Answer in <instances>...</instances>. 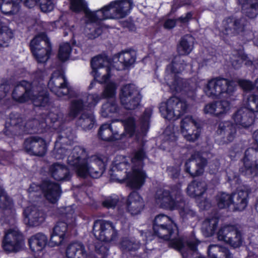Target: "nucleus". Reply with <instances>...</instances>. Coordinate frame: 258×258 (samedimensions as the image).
<instances>
[{
  "label": "nucleus",
  "mask_w": 258,
  "mask_h": 258,
  "mask_svg": "<svg viewBox=\"0 0 258 258\" xmlns=\"http://www.w3.org/2000/svg\"><path fill=\"white\" fill-rule=\"evenodd\" d=\"M85 153V148L79 146H75L68 157V164L75 170L80 177H100L106 170L108 158L103 155H93L90 158L92 164L90 165L88 159L84 157Z\"/></svg>",
  "instance_id": "1"
},
{
  "label": "nucleus",
  "mask_w": 258,
  "mask_h": 258,
  "mask_svg": "<svg viewBox=\"0 0 258 258\" xmlns=\"http://www.w3.org/2000/svg\"><path fill=\"white\" fill-rule=\"evenodd\" d=\"M248 21L244 18L235 19L232 16L225 18L219 28V36L226 43L229 39L234 36L241 34L246 41L253 38V34L250 30L247 29Z\"/></svg>",
  "instance_id": "2"
},
{
  "label": "nucleus",
  "mask_w": 258,
  "mask_h": 258,
  "mask_svg": "<svg viewBox=\"0 0 258 258\" xmlns=\"http://www.w3.org/2000/svg\"><path fill=\"white\" fill-rule=\"evenodd\" d=\"M20 85L24 87L25 92L19 97L16 95L17 89L13 93V98L19 103H24L29 100L32 101L34 105L37 107H46L50 104V96L47 90L41 89L35 94L33 90L31 82L23 80Z\"/></svg>",
  "instance_id": "3"
},
{
  "label": "nucleus",
  "mask_w": 258,
  "mask_h": 258,
  "mask_svg": "<svg viewBox=\"0 0 258 258\" xmlns=\"http://www.w3.org/2000/svg\"><path fill=\"white\" fill-rule=\"evenodd\" d=\"M236 86V82L233 80L217 77L208 81L204 91L207 96L214 99L219 98L224 94L232 95Z\"/></svg>",
  "instance_id": "4"
},
{
  "label": "nucleus",
  "mask_w": 258,
  "mask_h": 258,
  "mask_svg": "<svg viewBox=\"0 0 258 258\" xmlns=\"http://www.w3.org/2000/svg\"><path fill=\"white\" fill-rule=\"evenodd\" d=\"M253 146L247 149L242 159L243 166L240 168L241 174L248 178L258 176V130L252 135Z\"/></svg>",
  "instance_id": "5"
},
{
  "label": "nucleus",
  "mask_w": 258,
  "mask_h": 258,
  "mask_svg": "<svg viewBox=\"0 0 258 258\" xmlns=\"http://www.w3.org/2000/svg\"><path fill=\"white\" fill-rule=\"evenodd\" d=\"M170 189H163L157 195V199L162 207L171 210L181 209L185 205L181 192V183L178 182L171 185Z\"/></svg>",
  "instance_id": "6"
},
{
  "label": "nucleus",
  "mask_w": 258,
  "mask_h": 258,
  "mask_svg": "<svg viewBox=\"0 0 258 258\" xmlns=\"http://www.w3.org/2000/svg\"><path fill=\"white\" fill-rule=\"evenodd\" d=\"M255 112H258V95L252 94L247 98V106L237 110L232 118L237 125L248 128L254 122Z\"/></svg>",
  "instance_id": "7"
},
{
  "label": "nucleus",
  "mask_w": 258,
  "mask_h": 258,
  "mask_svg": "<svg viewBox=\"0 0 258 258\" xmlns=\"http://www.w3.org/2000/svg\"><path fill=\"white\" fill-rule=\"evenodd\" d=\"M29 47L32 55L38 63H45L50 58L52 46L45 33H40L35 36L30 41Z\"/></svg>",
  "instance_id": "8"
},
{
  "label": "nucleus",
  "mask_w": 258,
  "mask_h": 258,
  "mask_svg": "<svg viewBox=\"0 0 258 258\" xmlns=\"http://www.w3.org/2000/svg\"><path fill=\"white\" fill-rule=\"evenodd\" d=\"M188 108V104L185 99L172 96L166 102H162L159 109L164 118L169 120H174L185 113Z\"/></svg>",
  "instance_id": "9"
},
{
  "label": "nucleus",
  "mask_w": 258,
  "mask_h": 258,
  "mask_svg": "<svg viewBox=\"0 0 258 258\" xmlns=\"http://www.w3.org/2000/svg\"><path fill=\"white\" fill-rule=\"evenodd\" d=\"M218 207L220 209L229 208L233 204L236 211H241L247 207L248 201V193L244 190H239L237 193L228 194L220 192L216 196Z\"/></svg>",
  "instance_id": "10"
},
{
  "label": "nucleus",
  "mask_w": 258,
  "mask_h": 258,
  "mask_svg": "<svg viewBox=\"0 0 258 258\" xmlns=\"http://www.w3.org/2000/svg\"><path fill=\"white\" fill-rule=\"evenodd\" d=\"M153 235L164 240H169L178 232L177 225L170 217L163 214L157 215L153 222Z\"/></svg>",
  "instance_id": "11"
},
{
  "label": "nucleus",
  "mask_w": 258,
  "mask_h": 258,
  "mask_svg": "<svg viewBox=\"0 0 258 258\" xmlns=\"http://www.w3.org/2000/svg\"><path fill=\"white\" fill-rule=\"evenodd\" d=\"M119 97L122 106L128 110H133L137 108L140 105L142 99L141 92L133 84H127L122 86Z\"/></svg>",
  "instance_id": "12"
},
{
  "label": "nucleus",
  "mask_w": 258,
  "mask_h": 258,
  "mask_svg": "<svg viewBox=\"0 0 258 258\" xmlns=\"http://www.w3.org/2000/svg\"><path fill=\"white\" fill-rule=\"evenodd\" d=\"M132 3L131 0H115L102 8L104 19H113L125 18L130 13Z\"/></svg>",
  "instance_id": "13"
},
{
  "label": "nucleus",
  "mask_w": 258,
  "mask_h": 258,
  "mask_svg": "<svg viewBox=\"0 0 258 258\" xmlns=\"http://www.w3.org/2000/svg\"><path fill=\"white\" fill-rule=\"evenodd\" d=\"M92 232L97 239L105 242L114 240L118 234L113 223L104 220L94 221Z\"/></svg>",
  "instance_id": "14"
},
{
  "label": "nucleus",
  "mask_w": 258,
  "mask_h": 258,
  "mask_svg": "<svg viewBox=\"0 0 258 258\" xmlns=\"http://www.w3.org/2000/svg\"><path fill=\"white\" fill-rule=\"evenodd\" d=\"M208 159L201 151H195L184 163V171L194 178L202 175L208 165Z\"/></svg>",
  "instance_id": "15"
},
{
  "label": "nucleus",
  "mask_w": 258,
  "mask_h": 258,
  "mask_svg": "<svg viewBox=\"0 0 258 258\" xmlns=\"http://www.w3.org/2000/svg\"><path fill=\"white\" fill-rule=\"evenodd\" d=\"M24 245V237L23 234L14 229H8L5 233L2 241V247L7 253L17 252Z\"/></svg>",
  "instance_id": "16"
},
{
  "label": "nucleus",
  "mask_w": 258,
  "mask_h": 258,
  "mask_svg": "<svg viewBox=\"0 0 258 258\" xmlns=\"http://www.w3.org/2000/svg\"><path fill=\"white\" fill-rule=\"evenodd\" d=\"M217 235L219 240L223 241L234 248L239 247L242 244V233L235 225H227L221 227Z\"/></svg>",
  "instance_id": "17"
},
{
  "label": "nucleus",
  "mask_w": 258,
  "mask_h": 258,
  "mask_svg": "<svg viewBox=\"0 0 258 258\" xmlns=\"http://www.w3.org/2000/svg\"><path fill=\"white\" fill-rule=\"evenodd\" d=\"M180 130L181 134L187 141L194 142L201 135L202 126L192 116L187 115L181 120Z\"/></svg>",
  "instance_id": "18"
},
{
  "label": "nucleus",
  "mask_w": 258,
  "mask_h": 258,
  "mask_svg": "<svg viewBox=\"0 0 258 258\" xmlns=\"http://www.w3.org/2000/svg\"><path fill=\"white\" fill-rule=\"evenodd\" d=\"M23 147L28 154L43 157L47 152L48 144L44 139L37 136H32L25 139Z\"/></svg>",
  "instance_id": "19"
},
{
  "label": "nucleus",
  "mask_w": 258,
  "mask_h": 258,
  "mask_svg": "<svg viewBox=\"0 0 258 258\" xmlns=\"http://www.w3.org/2000/svg\"><path fill=\"white\" fill-rule=\"evenodd\" d=\"M125 177L122 179H118L120 183H125L126 186L132 189H140L145 184L147 177L146 172L142 167H133L132 171H125Z\"/></svg>",
  "instance_id": "20"
},
{
  "label": "nucleus",
  "mask_w": 258,
  "mask_h": 258,
  "mask_svg": "<svg viewBox=\"0 0 258 258\" xmlns=\"http://www.w3.org/2000/svg\"><path fill=\"white\" fill-rule=\"evenodd\" d=\"M47 86L50 91L58 96H68L72 97L75 96L74 91L69 86L64 75L55 77L52 75Z\"/></svg>",
  "instance_id": "21"
},
{
  "label": "nucleus",
  "mask_w": 258,
  "mask_h": 258,
  "mask_svg": "<svg viewBox=\"0 0 258 258\" xmlns=\"http://www.w3.org/2000/svg\"><path fill=\"white\" fill-rule=\"evenodd\" d=\"M64 135H59L55 142L52 155L56 160L63 159L68 150L62 146L63 145H71L74 142L75 135L72 129H67L63 133Z\"/></svg>",
  "instance_id": "22"
},
{
  "label": "nucleus",
  "mask_w": 258,
  "mask_h": 258,
  "mask_svg": "<svg viewBox=\"0 0 258 258\" xmlns=\"http://www.w3.org/2000/svg\"><path fill=\"white\" fill-rule=\"evenodd\" d=\"M23 2L25 7L32 8L38 5V0H1V13L11 16L18 13L21 9V3Z\"/></svg>",
  "instance_id": "23"
},
{
  "label": "nucleus",
  "mask_w": 258,
  "mask_h": 258,
  "mask_svg": "<svg viewBox=\"0 0 258 258\" xmlns=\"http://www.w3.org/2000/svg\"><path fill=\"white\" fill-rule=\"evenodd\" d=\"M39 187L44 197L51 203L55 204L60 199L62 190L59 183L44 179L40 184Z\"/></svg>",
  "instance_id": "24"
},
{
  "label": "nucleus",
  "mask_w": 258,
  "mask_h": 258,
  "mask_svg": "<svg viewBox=\"0 0 258 258\" xmlns=\"http://www.w3.org/2000/svg\"><path fill=\"white\" fill-rule=\"evenodd\" d=\"M23 215L24 220L27 221V224L30 227L39 226L46 218L45 213L35 206L27 207L24 210Z\"/></svg>",
  "instance_id": "25"
},
{
  "label": "nucleus",
  "mask_w": 258,
  "mask_h": 258,
  "mask_svg": "<svg viewBox=\"0 0 258 258\" xmlns=\"http://www.w3.org/2000/svg\"><path fill=\"white\" fill-rule=\"evenodd\" d=\"M145 207L144 199L138 191H133L127 196L126 208L127 211L132 215L140 214Z\"/></svg>",
  "instance_id": "26"
},
{
  "label": "nucleus",
  "mask_w": 258,
  "mask_h": 258,
  "mask_svg": "<svg viewBox=\"0 0 258 258\" xmlns=\"http://www.w3.org/2000/svg\"><path fill=\"white\" fill-rule=\"evenodd\" d=\"M216 133L218 135H223L220 141V144L225 145L234 140L236 130L231 122L225 121L219 123Z\"/></svg>",
  "instance_id": "27"
},
{
  "label": "nucleus",
  "mask_w": 258,
  "mask_h": 258,
  "mask_svg": "<svg viewBox=\"0 0 258 258\" xmlns=\"http://www.w3.org/2000/svg\"><path fill=\"white\" fill-rule=\"evenodd\" d=\"M4 199L1 201V220L3 218L6 221L14 218L16 214V210L14 208V203L12 198L6 193L5 189L1 187V198Z\"/></svg>",
  "instance_id": "28"
},
{
  "label": "nucleus",
  "mask_w": 258,
  "mask_h": 258,
  "mask_svg": "<svg viewBox=\"0 0 258 258\" xmlns=\"http://www.w3.org/2000/svg\"><path fill=\"white\" fill-rule=\"evenodd\" d=\"M230 108V102L223 100L218 102L211 103L206 105L204 108L205 114L221 118Z\"/></svg>",
  "instance_id": "29"
},
{
  "label": "nucleus",
  "mask_w": 258,
  "mask_h": 258,
  "mask_svg": "<svg viewBox=\"0 0 258 258\" xmlns=\"http://www.w3.org/2000/svg\"><path fill=\"white\" fill-rule=\"evenodd\" d=\"M98 138L103 141L112 142L121 139L118 131L113 128L112 123H105L99 127L98 132Z\"/></svg>",
  "instance_id": "30"
},
{
  "label": "nucleus",
  "mask_w": 258,
  "mask_h": 258,
  "mask_svg": "<svg viewBox=\"0 0 258 258\" xmlns=\"http://www.w3.org/2000/svg\"><path fill=\"white\" fill-rule=\"evenodd\" d=\"M207 189L208 185L205 181L193 180L188 184L186 188V193L190 198L199 200L203 197Z\"/></svg>",
  "instance_id": "31"
},
{
  "label": "nucleus",
  "mask_w": 258,
  "mask_h": 258,
  "mask_svg": "<svg viewBox=\"0 0 258 258\" xmlns=\"http://www.w3.org/2000/svg\"><path fill=\"white\" fill-rule=\"evenodd\" d=\"M49 171L51 177L56 181H69L72 177L68 166L59 163L52 164L49 168Z\"/></svg>",
  "instance_id": "32"
},
{
  "label": "nucleus",
  "mask_w": 258,
  "mask_h": 258,
  "mask_svg": "<svg viewBox=\"0 0 258 258\" xmlns=\"http://www.w3.org/2000/svg\"><path fill=\"white\" fill-rule=\"evenodd\" d=\"M48 243L47 236L38 232L32 235L28 239V245L32 252L39 253L42 251Z\"/></svg>",
  "instance_id": "33"
},
{
  "label": "nucleus",
  "mask_w": 258,
  "mask_h": 258,
  "mask_svg": "<svg viewBox=\"0 0 258 258\" xmlns=\"http://www.w3.org/2000/svg\"><path fill=\"white\" fill-rule=\"evenodd\" d=\"M219 222V216L217 213L209 216L203 221L201 229L205 237H211L215 234Z\"/></svg>",
  "instance_id": "34"
},
{
  "label": "nucleus",
  "mask_w": 258,
  "mask_h": 258,
  "mask_svg": "<svg viewBox=\"0 0 258 258\" xmlns=\"http://www.w3.org/2000/svg\"><path fill=\"white\" fill-rule=\"evenodd\" d=\"M86 256L85 246L81 242H72L67 247V258H85Z\"/></svg>",
  "instance_id": "35"
},
{
  "label": "nucleus",
  "mask_w": 258,
  "mask_h": 258,
  "mask_svg": "<svg viewBox=\"0 0 258 258\" xmlns=\"http://www.w3.org/2000/svg\"><path fill=\"white\" fill-rule=\"evenodd\" d=\"M110 62V59L106 54H100L92 58L90 62L92 69L91 74L95 78H99L100 74L98 70L104 68L106 63Z\"/></svg>",
  "instance_id": "36"
},
{
  "label": "nucleus",
  "mask_w": 258,
  "mask_h": 258,
  "mask_svg": "<svg viewBox=\"0 0 258 258\" xmlns=\"http://www.w3.org/2000/svg\"><path fill=\"white\" fill-rule=\"evenodd\" d=\"M118 246L123 253L129 252H135L140 247V243L135 239L128 237H121Z\"/></svg>",
  "instance_id": "37"
},
{
  "label": "nucleus",
  "mask_w": 258,
  "mask_h": 258,
  "mask_svg": "<svg viewBox=\"0 0 258 258\" xmlns=\"http://www.w3.org/2000/svg\"><path fill=\"white\" fill-rule=\"evenodd\" d=\"M234 57L235 59L231 60V64L235 69H240L243 64L247 67L253 65V61L242 50H238Z\"/></svg>",
  "instance_id": "38"
},
{
  "label": "nucleus",
  "mask_w": 258,
  "mask_h": 258,
  "mask_svg": "<svg viewBox=\"0 0 258 258\" xmlns=\"http://www.w3.org/2000/svg\"><path fill=\"white\" fill-rule=\"evenodd\" d=\"M187 66L186 62L180 56H175L171 63L166 67V71L171 74H178L182 72Z\"/></svg>",
  "instance_id": "39"
},
{
  "label": "nucleus",
  "mask_w": 258,
  "mask_h": 258,
  "mask_svg": "<svg viewBox=\"0 0 258 258\" xmlns=\"http://www.w3.org/2000/svg\"><path fill=\"white\" fill-rule=\"evenodd\" d=\"M85 110H88L83 99L73 100L71 102L69 115L70 117L76 118Z\"/></svg>",
  "instance_id": "40"
},
{
  "label": "nucleus",
  "mask_w": 258,
  "mask_h": 258,
  "mask_svg": "<svg viewBox=\"0 0 258 258\" xmlns=\"http://www.w3.org/2000/svg\"><path fill=\"white\" fill-rule=\"evenodd\" d=\"M242 12L250 19L255 18L258 15V0H251L241 7Z\"/></svg>",
  "instance_id": "41"
},
{
  "label": "nucleus",
  "mask_w": 258,
  "mask_h": 258,
  "mask_svg": "<svg viewBox=\"0 0 258 258\" xmlns=\"http://www.w3.org/2000/svg\"><path fill=\"white\" fill-rule=\"evenodd\" d=\"M95 123L94 116L88 113H82L78 121V123H80V125L86 131L92 129Z\"/></svg>",
  "instance_id": "42"
},
{
  "label": "nucleus",
  "mask_w": 258,
  "mask_h": 258,
  "mask_svg": "<svg viewBox=\"0 0 258 258\" xmlns=\"http://www.w3.org/2000/svg\"><path fill=\"white\" fill-rule=\"evenodd\" d=\"M118 106L115 100L107 101L102 105L101 114L105 117H107L111 114L116 113L118 111Z\"/></svg>",
  "instance_id": "43"
},
{
  "label": "nucleus",
  "mask_w": 258,
  "mask_h": 258,
  "mask_svg": "<svg viewBox=\"0 0 258 258\" xmlns=\"http://www.w3.org/2000/svg\"><path fill=\"white\" fill-rule=\"evenodd\" d=\"M136 59L135 55L131 51H123L118 54V60L125 68H128L133 64Z\"/></svg>",
  "instance_id": "44"
},
{
  "label": "nucleus",
  "mask_w": 258,
  "mask_h": 258,
  "mask_svg": "<svg viewBox=\"0 0 258 258\" xmlns=\"http://www.w3.org/2000/svg\"><path fill=\"white\" fill-rule=\"evenodd\" d=\"M167 241H168V245L169 248H173L179 251L182 254L183 257L187 256V253L186 252H184L185 248V241L183 238L181 237L174 238L172 239L170 238Z\"/></svg>",
  "instance_id": "45"
},
{
  "label": "nucleus",
  "mask_w": 258,
  "mask_h": 258,
  "mask_svg": "<svg viewBox=\"0 0 258 258\" xmlns=\"http://www.w3.org/2000/svg\"><path fill=\"white\" fill-rule=\"evenodd\" d=\"M72 50L70 44L68 42L64 43L60 45L57 57L61 62H65L69 59Z\"/></svg>",
  "instance_id": "46"
},
{
  "label": "nucleus",
  "mask_w": 258,
  "mask_h": 258,
  "mask_svg": "<svg viewBox=\"0 0 258 258\" xmlns=\"http://www.w3.org/2000/svg\"><path fill=\"white\" fill-rule=\"evenodd\" d=\"M68 224L62 221H59L56 222L54 227L53 228V231L54 234L57 233L59 236L60 243L61 241H63L66 238V233L68 231Z\"/></svg>",
  "instance_id": "47"
},
{
  "label": "nucleus",
  "mask_w": 258,
  "mask_h": 258,
  "mask_svg": "<svg viewBox=\"0 0 258 258\" xmlns=\"http://www.w3.org/2000/svg\"><path fill=\"white\" fill-rule=\"evenodd\" d=\"M40 122L36 119L27 120L24 126V132L27 134L37 133L39 130Z\"/></svg>",
  "instance_id": "48"
},
{
  "label": "nucleus",
  "mask_w": 258,
  "mask_h": 258,
  "mask_svg": "<svg viewBox=\"0 0 258 258\" xmlns=\"http://www.w3.org/2000/svg\"><path fill=\"white\" fill-rule=\"evenodd\" d=\"M117 86L113 82L107 83L104 86L103 91L101 93L104 99L113 98L115 97L116 93Z\"/></svg>",
  "instance_id": "49"
},
{
  "label": "nucleus",
  "mask_w": 258,
  "mask_h": 258,
  "mask_svg": "<svg viewBox=\"0 0 258 258\" xmlns=\"http://www.w3.org/2000/svg\"><path fill=\"white\" fill-rule=\"evenodd\" d=\"M192 49L189 41L184 37H181L177 46V50L180 55H188Z\"/></svg>",
  "instance_id": "50"
},
{
  "label": "nucleus",
  "mask_w": 258,
  "mask_h": 258,
  "mask_svg": "<svg viewBox=\"0 0 258 258\" xmlns=\"http://www.w3.org/2000/svg\"><path fill=\"white\" fill-rule=\"evenodd\" d=\"M85 12H86L87 18L91 23L99 24L102 21L107 19H104V16L102 13V8L96 12L89 11L88 12L87 11Z\"/></svg>",
  "instance_id": "51"
},
{
  "label": "nucleus",
  "mask_w": 258,
  "mask_h": 258,
  "mask_svg": "<svg viewBox=\"0 0 258 258\" xmlns=\"http://www.w3.org/2000/svg\"><path fill=\"white\" fill-rule=\"evenodd\" d=\"M125 133L132 137L134 136L136 128V120L134 117L130 116L123 121Z\"/></svg>",
  "instance_id": "52"
},
{
  "label": "nucleus",
  "mask_w": 258,
  "mask_h": 258,
  "mask_svg": "<svg viewBox=\"0 0 258 258\" xmlns=\"http://www.w3.org/2000/svg\"><path fill=\"white\" fill-rule=\"evenodd\" d=\"M70 9L74 12L89 11L87 5L84 0H70Z\"/></svg>",
  "instance_id": "53"
},
{
  "label": "nucleus",
  "mask_w": 258,
  "mask_h": 258,
  "mask_svg": "<svg viewBox=\"0 0 258 258\" xmlns=\"http://www.w3.org/2000/svg\"><path fill=\"white\" fill-rule=\"evenodd\" d=\"M102 99L104 98L101 94L99 95L96 93L89 94L87 97L88 102L86 104L87 109L90 110L94 109Z\"/></svg>",
  "instance_id": "54"
},
{
  "label": "nucleus",
  "mask_w": 258,
  "mask_h": 258,
  "mask_svg": "<svg viewBox=\"0 0 258 258\" xmlns=\"http://www.w3.org/2000/svg\"><path fill=\"white\" fill-rule=\"evenodd\" d=\"M227 182L232 187L238 188L241 184L240 176L237 173L233 171L229 172L227 173Z\"/></svg>",
  "instance_id": "55"
},
{
  "label": "nucleus",
  "mask_w": 258,
  "mask_h": 258,
  "mask_svg": "<svg viewBox=\"0 0 258 258\" xmlns=\"http://www.w3.org/2000/svg\"><path fill=\"white\" fill-rule=\"evenodd\" d=\"M146 157V151L143 147H141L134 152V156L132 158V162L134 163L142 162V166H143V161ZM142 167L143 168V166H142Z\"/></svg>",
  "instance_id": "56"
},
{
  "label": "nucleus",
  "mask_w": 258,
  "mask_h": 258,
  "mask_svg": "<svg viewBox=\"0 0 258 258\" xmlns=\"http://www.w3.org/2000/svg\"><path fill=\"white\" fill-rule=\"evenodd\" d=\"M38 5L40 10L44 13H48L52 11L54 8L53 0H38Z\"/></svg>",
  "instance_id": "57"
},
{
  "label": "nucleus",
  "mask_w": 258,
  "mask_h": 258,
  "mask_svg": "<svg viewBox=\"0 0 258 258\" xmlns=\"http://www.w3.org/2000/svg\"><path fill=\"white\" fill-rule=\"evenodd\" d=\"M119 202V198L117 197L111 196L106 198L102 203L103 207L108 209H114Z\"/></svg>",
  "instance_id": "58"
},
{
  "label": "nucleus",
  "mask_w": 258,
  "mask_h": 258,
  "mask_svg": "<svg viewBox=\"0 0 258 258\" xmlns=\"http://www.w3.org/2000/svg\"><path fill=\"white\" fill-rule=\"evenodd\" d=\"M238 84L244 91H251L254 88V85L250 80L240 79L238 81Z\"/></svg>",
  "instance_id": "59"
},
{
  "label": "nucleus",
  "mask_w": 258,
  "mask_h": 258,
  "mask_svg": "<svg viewBox=\"0 0 258 258\" xmlns=\"http://www.w3.org/2000/svg\"><path fill=\"white\" fill-rule=\"evenodd\" d=\"M169 174L173 180L177 179L180 175V166L175 165L168 168Z\"/></svg>",
  "instance_id": "60"
},
{
  "label": "nucleus",
  "mask_w": 258,
  "mask_h": 258,
  "mask_svg": "<svg viewBox=\"0 0 258 258\" xmlns=\"http://www.w3.org/2000/svg\"><path fill=\"white\" fill-rule=\"evenodd\" d=\"M200 243V240L196 238L195 236L191 237L185 241V245L186 244L188 248L192 251H196L198 249V246Z\"/></svg>",
  "instance_id": "61"
},
{
  "label": "nucleus",
  "mask_w": 258,
  "mask_h": 258,
  "mask_svg": "<svg viewBox=\"0 0 258 258\" xmlns=\"http://www.w3.org/2000/svg\"><path fill=\"white\" fill-rule=\"evenodd\" d=\"M221 249V246L217 244H211L207 250L208 256L209 258H216V256L219 250Z\"/></svg>",
  "instance_id": "62"
},
{
  "label": "nucleus",
  "mask_w": 258,
  "mask_h": 258,
  "mask_svg": "<svg viewBox=\"0 0 258 258\" xmlns=\"http://www.w3.org/2000/svg\"><path fill=\"white\" fill-rule=\"evenodd\" d=\"M153 110L151 108H145L143 114L140 118V122H149L150 118L152 114Z\"/></svg>",
  "instance_id": "63"
},
{
  "label": "nucleus",
  "mask_w": 258,
  "mask_h": 258,
  "mask_svg": "<svg viewBox=\"0 0 258 258\" xmlns=\"http://www.w3.org/2000/svg\"><path fill=\"white\" fill-rule=\"evenodd\" d=\"M221 249L219 251L216 255V258H231V253L229 249L225 247L221 246Z\"/></svg>",
  "instance_id": "64"
}]
</instances>
